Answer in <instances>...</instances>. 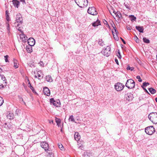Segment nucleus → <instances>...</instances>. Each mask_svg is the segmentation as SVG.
Segmentation results:
<instances>
[{"instance_id": "603ef678", "label": "nucleus", "mask_w": 157, "mask_h": 157, "mask_svg": "<svg viewBox=\"0 0 157 157\" xmlns=\"http://www.w3.org/2000/svg\"><path fill=\"white\" fill-rule=\"evenodd\" d=\"M124 5H125V7H126V8H127V9H129V6H128L126 4H124Z\"/></svg>"}, {"instance_id": "4be33fe9", "label": "nucleus", "mask_w": 157, "mask_h": 157, "mask_svg": "<svg viewBox=\"0 0 157 157\" xmlns=\"http://www.w3.org/2000/svg\"><path fill=\"white\" fill-rule=\"evenodd\" d=\"M55 121H56V123L57 124V125L58 127H59L60 125V124H61V121L60 119L59 118H58L56 117Z\"/></svg>"}, {"instance_id": "58836bf2", "label": "nucleus", "mask_w": 157, "mask_h": 157, "mask_svg": "<svg viewBox=\"0 0 157 157\" xmlns=\"http://www.w3.org/2000/svg\"><path fill=\"white\" fill-rule=\"evenodd\" d=\"M103 22L105 25H107V26H109V25L108 24L107 21L105 19L103 20Z\"/></svg>"}, {"instance_id": "a211bd4d", "label": "nucleus", "mask_w": 157, "mask_h": 157, "mask_svg": "<svg viewBox=\"0 0 157 157\" xmlns=\"http://www.w3.org/2000/svg\"><path fill=\"white\" fill-rule=\"evenodd\" d=\"M33 46L30 45H29L26 47V50L28 52L30 53L32 52V48Z\"/></svg>"}, {"instance_id": "6e6552de", "label": "nucleus", "mask_w": 157, "mask_h": 157, "mask_svg": "<svg viewBox=\"0 0 157 157\" xmlns=\"http://www.w3.org/2000/svg\"><path fill=\"white\" fill-rule=\"evenodd\" d=\"M40 146L46 151L48 152V151H50L51 149L49 147L48 144L47 143L45 142H42L40 143Z\"/></svg>"}, {"instance_id": "7c9ffc66", "label": "nucleus", "mask_w": 157, "mask_h": 157, "mask_svg": "<svg viewBox=\"0 0 157 157\" xmlns=\"http://www.w3.org/2000/svg\"><path fill=\"white\" fill-rule=\"evenodd\" d=\"M130 17L131 20L132 21H135V20L136 19V17H135L133 15H130Z\"/></svg>"}, {"instance_id": "774afa93", "label": "nucleus", "mask_w": 157, "mask_h": 157, "mask_svg": "<svg viewBox=\"0 0 157 157\" xmlns=\"http://www.w3.org/2000/svg\"><path fill=\"white\" fill-rule=\"evenodd\" d=\"M115 40H117V39L116 38V39H115Z\"/></svg>"}, {"instance_id": "c85d7f7f", "label": "nucleus", "mask_w": 157, "mask_h": 157, "mask_svg": "<svg viewBox=\"0 0 157 157\" xmlns=\"http://www.w3.org/2000/svg\"><path fill=\"white\" fill-rule=\"evenodd\" d=\"M143 40L144 42L148 44L150 43V40L146 37H144L143 38Z\"/></svg>"}, {"instance_id": "69168bd1", "label": "nucleus", "mask_w": 157, "mask_h": 157, "mask_svg": "<svg viewBox=\"0 0 157 157\" xmlns=\"http://www.w3.org/2000/svg\"><path fill=\"white\" fill-rule=\"evenodd\" d=\"M156 59H157V55H156Z\"/></svg>"}, {"instance_id": "13d9d810", "label": "nucleus", "mask_w": 157, "mask_h": 157, "mask_svg": "<svg viewBox=\"0 0 157 157\" xmlns=\"http://www.w3.org/2000/svg\"><path fill=\"white\" fill-rule=\"evenodd\" d=\"M21 2H23V4H24V3H25V2L24 0H21Z\"/></svg>"}, {"instance_id": "052dcab7", "label": "nucleus", "mask_w": 157, "mask_h": 157, "mask_svg": "<svg viewBox=\"0 0 157 157\" xmlns=\"http://www.w3.org/2000/svg\"><path fill=\"white\" fill-rule=\"evenodd\" d=\"M114 30H115V32H116V33H117V30H116V29H115L114 28Z\"/></svg>"}, {"instance_id": "338daca9", "label": "nucleus", "mask_w": 157, "mask_h": 157, "mask_svg": "<svg viewBox=\"0 0 157 157\" xmlns=\"http://www.w3.org/2000/svg\"><path fill=\"white\" fill-rule=\"evenodd\" d=\"M112 32L113 34V31H112Z\"/></svg>"}, {"instance_id": "aec40b11", "label": "nucleus", "mask_w": 157, "mask_h": 157, "mask_svg": "<svg viewBox=\"0 0 157 157\" xmlns=\"http://www.w3.org/2000/svg\"><path fill=\"white\" fill-rule=\"evenodd\" d=\"M46 79L48 82H52L53 81L52 78L50 75L46 76Z\"/></svg>"}, {"instance_id": "9d476101", "label": "nucleus", "mask_w": 157, "mask_h": 157, "mask_svg": "<svg viewBox=\"0 0 157 157\" xmlns=\"http://www.w3.org/2000/svg\"><path fill=\"white\" fill-rule=\"evenodd\" d=\"M87 12L89 14L93 15H95L97 14V12L94 7H89L88 9Z\"/></svg>"}, {"instance_id": "5701e85b", "label": "nucleus", "mask_w": 157, "mask_h": 157, "mask_svg": "<svg viewBox=\"0 0 157 157\" xmlns=\"http://www.w3.org/2000/svg\"><path fill=\"white\" fill-rule=\"evenodd\" d=\"M113 13H114L116 17H118L120 18L122 16V15L119 11H117L116 12L114 10H113Z\"/></svg>"}, {"instance_id": "f704fd0d", "label": "nucleus", "mask_w": 157, "mask_h": 157, "mask_svg": "<svg viewBox=\"0 0 157 157\" xmlns=\"http://www.w3.org/2000/svg\"><path fill=\"white\" fill-rule=\"evenodd\" d=\"M3 98L0 97V106H1L3 103Z\"/></svg>"}, {"instance_id": "473e14b6", "label": "nucleus", "mask_w": 157, "mask_h": 157, "mask_svg": "<svg viewBox=\"0 0 157 157\" xmlns=\"http://www.w3.org/2000/svg\"><path fill=\"white\" fill-rule=\"evenodd\" d=\"M58 146L62 150H63L64 148V147L63 146V145L60 143H59L58 144Z\"/></svg>"}, {"instance_id": "0e129e2a", "label": "nucleus", "mask_w": 157, "mask_h": 157, "mask_svg": "<svg viewBox=\"0 0 157 157\" xmlns=\"http://www.w3.org/2000/svg\"><path fill=\"white\" fill-rule=\"evenodd\" d=\"M28 80V82H29V79H28V80Z\"/></svg>"}, {"instance_id": "49530a36", "label": "nucleus", "mask_w": 157, "mask_h": 157, "mask_svg": "<svg viewBox=\"0 0 157 157\" xmlns=\"http://www.w3.org/2000/svg\"><path fill=\"white\" fill-rule=\"evenodd\" d=\"M141 87L143 88V89L147 93H149L147 90L143 86H141Z\"/></svg>"}, {"instance_id": "39448f33", "label": "nucleus", "mask_w": 157, "mask_h": 157, "mask_svg": "<svg viewBox=\"0 0 157 157\" xmlns=\"http://www.w3.org/2000/svg\"><path fill=\"white\" fill-rule=\"evenodd\" d=\"M155 131V129L153 126H151L146 127L145 129V132L148 135H151Z\"/></svg>"}, {"instance_id": "6e6d98bb", "label": "nucleus", "mask_w": 157, "mask_h": 157, "mask_svg": "<svg viewBox=\"0 0 157 157\" xmlns=\"http://www.w3.org/2000/svg\"><path fill=\"white\" fill-rule=\"evenodd\" d=\"M136 38H137V39L136 40V43H138V42H139V39L137 37H136Z\"/></svg>"}, {"instance_id": "e433bc0d", "label": "nucleus", "mask_w": 157, "mask_h": 157, "mask_svg": "<svg viewBox=\"0 0 157 157\" xmlns=\"http://www.w3.org/2000/svg\"><path fill=\"white\" fill-rule=\"evenodd\" d=\"M8 57H9V56L7 55L4 56L5 61L6 62H9L8 60Z\"/></svg>"}, {"instance_id": "b1692460", "label": "nucleus", "mask_w": 157, "mask_h": 157, "mask_svg": "<svg viewBox=\"0 0 157 157\" xmlns=\"http://www.w3.org/2000/svg\"><path fill=\"white\" fill-rule=\"evenodd\" d=\"M8 118L12 119L13 118L14 115L13 113H9L7 116Z\"/></svg>"}, {"instance_id": "a878e982", "label": "nucleus", "mask_w": 157, "mask_h": 157, "mask_svg": "<svg viewBox=\"0 0 157 157\" xmlns=\"http://www.w3.org/2000/svg\"><path fill=\"white\" fill-rule=\"evenodd\" d=\"M149 92L152 94H155L156 92V90L152 88H150L148 89Z\"/></svg>"}, {"instance_id": "cd10ccee", "label": "nucleus", "mask_w": 157, "mask_h": 157, "mask_svg": "<svg viewBox=\"0 0 157 157\" xmlns=\"http://www.w3.org/2000/svg\"><path fill=\"white\" fill-rule=\"evenodd\" d=\"M5 82H4V84H3L2 80H0V89L3 88L4 85L6 86V84L5 85Z\"/></svg>"}, {"instance_id": "412c9836", "label": "nucleus", "mask_w": 157, "mask_h": 157, "mask_svg": "<svg viewBox=\"0 0 157 157\" xmlns=\"http://www.w3.org/2000/svg\"><path fill=\"white\" fill-rule=\"evenodd\" d=\"M101 25L100 21L99 20H98L92 23V25L94 27L97 26L99 25Z\"/></svg>"}, {"instance_id": "423d86ee", "label": "nucleus", "mask_w": 157, "mask_h": 157, "mask_svg": "<svg viewBox=\"0 0 157 157\" xmlns=\"http://www.w3.org/2000/svg\"><path fill=\"white\" fill-rule=\"evenodd\" d=\"M111 48L108 46L106 48H104L101 51L102 53L104 55L106 56H109L111 53Z\"/></svg>"}, {"instance_id": "f257e3e1", "label": "nucleus", "mask_w": 157, "mask_h": 157, "mask_svg": "<svg viewBox=\"0 0 157 157\" xmlns=\"http://www.w3.org/2000/svg\"><path fill=\"white\" fill-rule=\"evenodd\" d=\"M148 118L150 121L153 124H157V113L152 112L150 113L148 116Z\"/></svg>"}, {"instance_id": "8fccbe9b", "label": "nucleus", "mask_w": 157, "mask_h": 157, "mask_svg": "<svg viewBox=\"0 0 157 157\" xmlns=\"http://www.w3.org/2000/svg\"><path fill=\"white\" fill-rule=\"evenodd\" d=\"M121 39L122 41V42H123V43L124 44H126V42L121 37Z\"/></svg>"}, {"instance_id": "72a5a7b5", "label": "nucleus", "mask_w": 157, "mask_h": 157, "mask_svg": "<svg viewBox=\"0 0 157 157\" xmlns=\"http://www.w3.org/2000/svg\"><path fill=\"white\" fill-rule=\"evenodd\" d=\"M20 39H21L22 40L24 39V37L25 36V35L24 34H23V33L21 34L20 35Z\"/></svg>"}, {"instance_id": "4c0bfd02", "label": "nucleus", "mask_w": 157, "mask_h": 157, "mask_svg": "<svg viewBox=\"0 0 157 157\" xmlns=\"http://www.w3.org/2000/svg\"><path fill=\"white\" fill-rule=\"evenodd\" d=\"M149 85V83L148 82H145L143 83L142 86H146Z\"/></svg>"}, {"instance_id": "c03bdc74", "label": "nucleus", "mask_w": 157, "mask_h": 157, "mask_svg": "<svg viewBox=\"0 0 157 157\" xmlns=\"http://www.w3.org/2000/svg\"><path fill=\"white\" fill-rule=\"evenodd\" d=\"M17 29H18V30H19V31H20L21 33H23V32L22 31V28L21 27H18V28H17Z\"/></svg>"}, {"instance_id": "f3484780", "label": "nucleus", "mask_w": 157, "mask_h": 157, "mask_svg": "<svg viewBox=\"0 0 157 157\" xmlns=\"http://www.w3.org/2000/svg\"><path fill=\"white\" fill-rule=\"evenodd\" d=\"M74 138L75 140L77 141L79 140L80 138V136L78 132H76L75 133L74 135Z\"/></svg>"}, {"instance_id": "bf43d9fd", "label": "nucleus", "mask_w": 157, "mask_h": 157, "mask_svg": "<svg viewBox=\"0 0 157 157\" xmlns=\"http://www.w3.org/2000/svg\"><path fill=\"white\" fill-rule=\"evenodd\" d=\"M155 100L156 102L157 103V98H156L155 99Z\"/></svg>"}, {"instance_id": "79ce46f5", "label": "nucleus", "mask_w": 157, "mask_h": 157, "mask_svg": "<svg viewBox=\"0 0 157 157\" xmlns=\"http://www.w3.org/2000/svg\"><path fill=\"white\" fill-rule=\"evenodd\" d=\"M28 37L26 36H25V37H24V39L22 40V41L24 42H26L27 40Z\"/></svg>"}, {"instance_id": "4468645a", "label": "nucleus", "mask_w": 157, "mask_h": 157, "mask_svg": "<svg viewBox=\"0 0 157 157\" xmlns=\"http://www.w3.org/2000/svg\"><path fill=\"white\" fill-rule=\"evenodd\" d=\"M37 74L38 76V79L39 80H41L44 77V74L42 72L39 71L37 72Z\"/></svg>"}, {"instance_id": "09e8293b", "label": "nucleus", "mask_w": 157, "mask_h": 157, "mask_svg": "<svg viewBox=\"0 0 157 157\" xmlns=\"http://www.w3.org/2000/svg\"><path fill=\"white\" fill-rule=\"evenodd\" d=\"M7 30H10V25L9 24H7Z\"/></svg>"}, {"instance_id": "6ab92c4d", "label": "nucleus", "mask_w": 157, "mask_h": 157, "mask_svg": "<svg viewBox=\"0 0 157 157\" xmlns=\"http://www.w3.org/2000/svg\"><path fill=\"white\" fill-rule=\"evenodd\" d=\"M13 4L14 6L15 7L18 8L19 6V2L17 0H13Z\"/></svg>"}, {"instance_id": "a18cd8bd", "label": "nucleus", "mask_w": 157, "mask_h": 157, "mask_svg": "<svg viewBox=\"0 0 157 157\" xmlns=\"http://www.w3.org/2000/svg\"><path fill=\"white\" fill-rule=\"evenodd\" d=\"M49 152H48V153L49 155L50 156L52 155V156H53V155L52 154V153L51 150L50 149V151H48Z\"/></svg>"}, {"instance_id": "4d7b16f0", "label": "nucleus", "mask_w": 157, "mask_h": 157, "mask_svg": "<svg viewBox=\"0 0 157 157\" xmlns=\"http://www.w3.org/2000/svg\"><path fill=\"white\" fill-rule=\"evenodd\" d=\"M3 145V144L0 141V147H1Z\"/></svg>"}, {"instance_id": "9b49d317", "label": "nucleus", "mask_w": 157, "mask_h": 157, "mask_svg": "<svg viewBox=\"0 0 157 157\" xmlns=\"http://www.w3.org/2000/svg\"><path fill=\"white\" fill-rule=\"evenodd\" d=\"M27 42L29 45L34 46L35 43V40L33 38H30L27 40Z\"/></svg>"}, {"instance_id": "5fc2aeb1", "label": "nucleus", "mask_w": 157, "mask_h": 157, "mask_svg": "<svg viewBox=\"0 0 157 157\" xmlns=\"http://www.w3.org/2000/svg\"><path fill=\"white\" fill-rule=\"evenodd\" d=\"M49 123L50 124H53V121L52 120H51L49 121Z\"/></svg>"}, {"instance_id": "f03ea898", "label": "nucleus", "mask_w": 157, "mask_h": 157, "mask_svg": "<svg viewBox=\"0 0 157 157\" xmlns=\"http://www.w3.org/2000/svg\"><path fill=\"white\" fill-rule=\"evenodd\" d=\"M78 6L81 8L86 7L88 4L87 0H75Z\"/></svg>"}, {"instance_id": "2f4dec72", "label": "nucleus", "mask_w": 157, "mask_h": 157, "mask_svg": "<svg viewBox=\"0 0 157 157\" xmlns=\"http://www.w3.org/2000/svg\"><path fill=\"white\" fill-rule=\"evenodd\" d=\"M28 84L29 85V87L32 90L33 92L35 91V90L34 89L33 87L31 86V83L30 82H29Z\"/></svg>"}, {"instance_id": "864d4df0", "label": "nucleus", "mask_w": 157, "mask_h": 157, "mask_svg": "<svg viewBox=\"0 0 157 157\" xmlns=\"http://www.w3.org/2000/svg\"><path fill=\"white\" fill-rule=\"evenodd\" d=\"M115 61L117 64H118V60L117 59H115Z\"/></svg>"}, {"instance_id": "c756f323", "label": "nucleus", "mask_w": 157, "mask_h": 157, "mask_svg": "<svg viewBox=\"0 0 157 157\" xmlns=\"http://www.w3.org/2000/svg\"><path fill=\"white\" fill-rule=\"evenodd\" d=\"M68 120L69 121L76 122H75V120L74 118V117L72 115L70 116Z\"/></svg>"}, {"instance_id": "20e7f679", "label": "nucleus", "mask_w": 157, "mask_h": 157, "mask_svg": "<svg viewBox=\"0 0 157 157\" xmlns=\"http://www.w3.org/2000/svg\"><path fill=\"white\" fill-rule=\"evenodd\" d=\"M23 18L21 14L19 13L17 15L16 18V22L15 23V25H17V26L16 25L17 27H19V26L20 25L22 24L23 23Z\"/></svg>"}, {"instance_id": "bb28decb", "label": "nucleus", "mask_w": 157, "mask_h": 157, "mask_svg": "<svg viewBox=\"0 0 157 157\" xmlns=\"http://www.w3.org/2000/svg\"><path fill=\"white\" fill-rule=\"evenodd\" d=\"M9 11L8 10H6V16L7 20L8 21H10V18L9 17Z\"/></svg>"}, {"instance_id": "c9c22d12", "label": "nucleus", "mask_w": 157, "mask_h": 157, "mask_svg": "<svg viewBox=\"0 0 157 157\" xmlns=\"http://www.w3.org/2000/svg\"><path fill=\"white\" fill-rule=\"evenodd\" d=\"M13 67L15 68H17L18 67V63L14 61Z\"/></svg>"}, {"instance_id": "f8f14e48", "label": "nucleus", "mask_w": 157, "mask_h": 157, "mask_svg": "<svg viewBox=\"0 0 157 157\" xmlns=\"http://www.w3.org/2000/svg\"><path fill=\"white\" fill-rule=\"evenodd\" d=\"M43 93L44 94L48 96H49L50 94V91L49 89L46 87H45L44 88Z\"/></svg>"}, {"instance_id": "3c124183", "label": "nucleus", "mask_w": 157, "mask_h": 157, "mask_svg": "<svg viewBox=\"0 0 157 157\" xmlns=\"http://www.w3.org/2000/svg\"><path fill=\"white\" fill-rule=\"evenodd\" d=\"M127 29L128 30H131V27L130 26H127Z\"/></svg>"}, {"instance_id": "de8ad7c7", "label": "nucleus", "mask_w": 157, "mask_h": 157, "mask_svg": "<svg viewBox=\"0 0 157 157\" xmlns=\"http://www.w3.org/2000/svg\"><path fill=\"white\" fill-rule=\"evenodd\" d=\"M40 65L41 66H44V63H43V61H40Z\"/></svg>"}, {"instance_id": "ea45409f", "label": "nucleus", "mask_w": 157, "mask_h": 157, "mask_svg": "<svg viewBox=\"0 0 157 157\" xmlns=\"http://www.w3.org/2000/svg\"><path fill=\"white\" fill-rule=\"evenodd\" d=\"M134 67H131L130 66H128L127 67V70H130L131 71H132L134 70Z\"/></svg>"}, {"instance_id": "0eeeda50", "label": "nucleus", "mask_w": 157, "mask_h": 157, "mask_svg": "<svg viewBox=\"0 0 157 157\" xmlns=\"http://www.w3.org/2000/svg\"><path fill=\"white\" fill-rule=\"evenodd\" d=\"M50 101L51 105L52 104L56 107L60 106L61 104L60 101L59 100L55 101L53 98H51L50 99Z\"/></svg>"}, {"instance_id": "1a4fd4ad", "label": "nucleus", "mask_w": 157, "mask_h": 157, "mask_svg": "<svg viewBox=\"0 0 157 157\" xmlns=\"http://www.w3.org/2000/svg\"><path fill=\"white\" fill-rule=\"evenodd\" d=\"M124 86L122 84L118 82L115 85V88L117 91H119L122 90Z\"/></svg>"}, {"instance_id": "7ed1b4c3", "label": "nucleus", "mask_w": 157, "mask_h": 157, "mask_svg": "<svg viewBox=\"0 0 157 157\" xmlns=\"http://www.w3.org/2000/svg\"><path fill=\"white\" fill-rule=\"evenodd\" d=\"M135 82L132 79H129L128 80L125 84L126 87L129 89L134 88L135 87Z\"/></svg>"}, {"instance_id": "2eb2a0df", "label": "nucleus", "mask_w": 157, "mask_h": 157, "mask_svg": "<svg viewBox=\"0 0 157 157\" xmlns=\"http://www.w3.org/2000/svg\"><path fill=\"white\" fill-rule=\"evenodd\" d=\"M0 80H2L3 84L5 82V85L7 84V82L6 77L3 75L0 74Z\"/></svg>"}, {"instance_id": "e2e57ef3", "label": "nucleus", "mask_w": 157, "mask_h": 157, "mask_svg": "<svg viewBox=\"0 0 157 157\" xmlns=\"http://www.w3.org/2000/svg\"><path fill=\"white\" fill-rule=\"evenodd\" d=\"M33 73H34V74H36V72L35 71H34Z\"/></svg>"}, {"instance_id": "680f3d73", "label": "nucleus", "mask_w": 157, "mask_h": 157, "mask_svg": "<svg viewBox=\"0 0 157 157\" xmlns=\"http://www.w3.org/2000/svg\"><path fill=\"white\" fill-rule=\"evenodd\" d=\"M34 77H35V78H37V76L36 75H35Z\"/></svg>"}, {"instance_id": "a19ab883", "label": "nucleus", "mask_w": 157, "mask_h": 157, "mask_svg": "<svg viewBox=\"0 0 157 157\" xmlns=\"http://www.w3.org/2000/svg\"><path fill=\"white\" fill-rule=\"evenodd\" d=\"M136 78L138 79V81L139 82H141L142 81V79L141 78H140V76H139V75H138L136 76Z\"/></svg>"}, {"instance_id": "37998d69", "label": "nucleus", "mask_w": 157, "mask_h": 157, "mask_svg": "<svg viewBox=\"0 0 157 157\" xmlns=\"http://www.w3.org/2000/svg\"><path fill=\"white\" fill-rule=\"evenodd\" d=\"M118 54L117 55V56L119 59H121V56L119 51H118Z\"/></svg>"}, {"instance_id": "ddd939ff", "label": "nucleus", "mask_w": 157, "mask_h": 157, "mask_svg": "<svg viewBox=\"0 0 157 157\" xmlns=\"http://www.w3.org/2000/svg\"><path fill=\"white\" fill-rule=\"evenodd\" d=\"M126 97L127 100L128 101H131L132 100L133 98L132 94L131 93H128L127 94Z\"/></svg>"}, {"instance_id": "dca6fc26", "label": "nucleus", "mask_w": 157, "mask_h": 157, "mask_svg": "<svg viewBox=\"0 0 157 157\" xmlns=\"http://www.w3.org/2000/svg\"><path fill=\"white\" fill-rule=\"evenodd\" d=\"M136 28L138 30L140 33H143L144 30V27L143 26H136Z\"/></svg>"}, {"instance_id": "393cba45", "label": "nucleus", "mask_w": 157, "mask_h": 157, "mask_svg": "<svg viewBox=\"0 0 157 157\" xmlns=\"http://www.w3.org/2000/svg\"><path fill=\"white\" fill-rule=\"evenodd\" d=\"M98 44L101 46H103L105 45L104 41L102 40V39H99Z\"/></svg>"}]
</instances>
